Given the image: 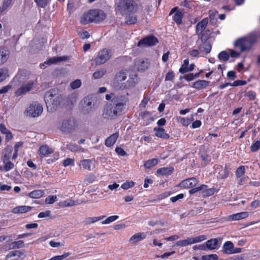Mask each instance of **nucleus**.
<instances>
[{"instance_id":"obj_1","label":"nucleus","mask_w":260,"mask_h":260,"mask_svg":"<svg viewBox=\"0 0 260 260\" xmlns=\"http://www.w3.org/2000/svg\"><path fill=\"white\" fill-rule=\"evenodd\" d=\"M128 93L126 94H118L114 96L111 102L107 104L104 109L103 116L105 118L114 119L122 114L129 102L127 97Z\"/></svg>"},{"instance_id":"obj_2","label":"nucleus","mask_w":260,"mask_h":260,"mask_svg":"<svg viewBox=\"0 0 260 260\" xmlns=\"http://www.w3.org/2000/svg\"><path fill=\"white\" fill-rule=\"evenodd\" d=\"M47 109L50 111H55L63 100V95L60 94L57 90L54 89L47 91L44 95Z\"/></svg>"},{"instance_id":"obj_3","label":"nucleus","mask_w":260,"mask_h":260,"mask_svg":"<svg viewBox=\"0 0 260 260\" xmlns=\"http://www.w3.org/2000/svg\"><path fill=\"white\" fill-rule=\"evenodd\" d=\"M137 8V4L134 0H119L115 4L116 12L122 15L134 13Z\"/></svg>"},{"instance_id":"obj_4","label":"nucleus","mask_w":260,"mask_h":260,"mask_svg":"<svg viewBox=\"0 0 260 260\" xmlns=\"http://www.w3.org/2000/svg\"><path fill=\"white\" fill-rule=\"evenodd\" d=\"M256 36L254 34H251L248 36L239 38L237 40L234 45L235 47L239 48L240 52H243L249 50L252 45L255 42Z\"/></svg>"},{"instance_id":"obj_5","label":"nucleus","mask_w":260,"mask_h":260,"mask_svg":"<svg viewBox=\"0 0 260 260\" xmlns=\"http://www.w3.org/2000/svg\"><path fill=\"white\" fill-rule=\"evenodd\" d=\"M94 98L91 95L85 96L80 102L81 109L84 114L90 113L94 108Z\"/></svg>"},{"instance_id":"obj_6","label":"nucleus","mask_w":260,"mask_h":260,"mask_svg":"<svg viewBox=\"0 0 260 260\" xmlns=\"http://www.w3.org/2000/svg\"><path fill=\"white\" fill-rule=\"evenodd\" d=\"M76 127V121L74 118L70 117L63 119L59 126V129L64 133H71Z\"/></svg>"},{"instance_id":"obj_7","label":"nucleus","mask_w":260,"mask_h":260,"mask_svg":"<svg viewBox=\"0 0 260 260\" xmlns=\"http://www.w3.org/2000/svg\"><path fill=\"white\" fill-rule=\"evenodd\" d=\"M111 56V50L103 49L98 52L94 58V61L96 65L102 64L109 60Z\"/></svg>"},{"instance_id":"obj_8","label":"nucleus","mask_w":260,"mask_h":260,"mask_svg":"<svg viewBox=\"0 0 260 260\" xmlns=\"http://www.w3.org/2000/svg\"><path fill=\"white\" fill-rule=\"evenodd\" d=\"M127 73L124 71H121L117 73L115 76L113 81V84L115 87L120 89L126 88L127 85L125 83L123 82L127 78Z\"/></svg>"},{"instance_id":"obj_9","label":"nucleus","mask_w":260,"mask_h":260,"mask_svg":"<svg viewBox=\"0 0 260 260\" xmlns=\"http://www.w3.org/2000/svg\"><path fill=\"white\" fill-rule=\"evenodd\" d=\"M43 108L42 105L37 102L32 103L27 109V115L32 117L40 116L43 112Z\"/></svg>"},{"instance_id":"obj_10","label":"nucleus","mask_w":260,"mask_h":260,"mask_svg":"<svg viewBox=\"0 0 260 260\" xmlns=\"http://www.w3.org/2000/svg\"><path fill=\"white\" fill-rule=\"evenodd\" d=\"M158 42L157 39L153 36H148L141 39L138 43V46H151L156 44Z\"/></svg>"},{"instance_id":"obj_11","label":"nucleus","mask_w":260,"mask_h":260,"mask_svg":"<svg viewBox=\"0 0 260 260\" xmlns=\"http://www.w3.org/2000/svg\"><path fill=\"white\" fill-rule=\"evenodd\" d=\"M25 254L23 251L14 250L10 252L6 256V260H23Z\"/></svg>"},{"instance_id":"obj_12","label":"nucleus","mask_w":260,"mask_h":260,"mask_svg":"<svg viewBox=\"0 0 260 260\" xmlns=\"http://www.w3.org/2000/svg\"><path fill=\"white\" fill-rule=\"evenodd\" d=\"M34 85V82L31 81H29L27 83L23 84L16 91L15 95L18 96L25 94L32 88Z\"/></svg>"},{"instance_id":"obj_13","label":"nucleus","mask_w":260,"mask_h":260,"mask_svg":"<svg viewBox=\"0 0 260 260\" xmlns=\"http://www.w3.org/2000/svg\"><path fill=\"white\" fill-rule=\"evenodd\" d=\"M94 10H90L88 12L84 13L81 18V23L86 24L90 22H94Z\"/></svg>"},{"instance_id":"obj_14","label":"nucleus","mask_w":260,"mask_h":260,"mask_svg":"<svg viewBox=\"0 0 260 260\" xmlns=\"http://www.w3.org/2000/svg\"><path fill=\"white\" fill-rule=\"evenodd\" d=\"M198 182V180L196 178L192 177L181 181L179 184V186L184 188H191L196 186Z\"/></svg>"},{"instance_id":"obj_15","label":"nucleus","mask_w":260,"mask_h":260,"mask_svg":"<svg viewBox=\"0 0 260 260\" xmlns=\"http://www.w3.org/2000/svg\"><path fill=\"white\" fill-rule=\"evenodd\" d=\"M135 66L139 71H144L148 69L149 62L147 59H139L135 61Z\"/></svg>"},{"instance_id":"obj_16","label":"nucleus","mask_w":260,"mask_h":260,"mask_svg":"<svg viewBox=\"0 0 260 260\" xmlns=\"http://www.w3.org/2000/svg\"><path fill=\"white\" fill-rule=\"evenodd\" d=\"M208 22L207 18L203 19L201 21L199 22L196 25V33L201 34L205 29Z\"/></svg>"},{"instance_id":"obj_17","label":"nucleus","mask_w":260,"mask_h":260,"mask_svg":"<svg viewBox=\"0 0 260 260\" xmlns=\"http://www.w3.org/2000/svg\"><path fill=\"white\" fill-rule=\"evenodd\" d=\"M32 207L28 206H19L14 208L12 212L14 214H23L30 211Z\"/></svg>"},{"instance_id":"obj_18","label":"nucleus","mask_w":260,"mask_h":260,"mask_svg":"<svg viewBox=\"0 0 260 260\" xmlns=\"http://www.w3.org/2000/svg\"><path fill=\"white\" fill-rule=\"evenodd\" d=\"M205 245L206 250H214L218 247V240L217 239H211L208 240Z\"/></svg>"},{"instance_id":"obj_19","label":"nucleus","mask_w":260,"mask_h":260,"mask_svg":"<svg viewBox=\"0 0 260 260\" xmlns=\"http://www.w3.org/2000/svg\"><path fill=\"white\" fill-rule=\"evenodd\" d=\"M94 22L98 23L104 20L106 17V14L101 10H94Z\"/></svg>"},{"instance_id":"obj_20","label":"nucleus","mask_w":260,"mask_h":260,"mask_svg":"<svg viewBox=\"0 0 260 260\" xmlns=\"http://www.w3.org/2000/svg\"><path fill=\"white\" fill-rule=\"evenodd\" d=\"M153 131L155 132V135L157 137L163 139H168L170 138L169 135L165 133V130L163 128L155 127Z\"/></svg>"},{"instance_id":"obj_21","label":"nucleus","mask_w":260,"mask_h":260,"mask_svg":"<svg viewBox=\"0 0 260 260\" xmlns=\"http://www.w3.org/2000/svg\"><path fill=\"white\" fill-rule=\"evenodd\" d=\"M209 83V81L206 80H198L193 83L192 87L197 90H200L205 88Z\"/></svg>"},{"instance_id":"obj_22","label":"nucleus","mask_w":260,"mask_h":260,"mask_svg":"<svg viewBox=\"0 0 260 260\" xmlns=\"http://www.w3.org/2000/svg\"><path fill=\"white\" fill-rule=\"evenodd\" d=\"M9 57V51L6 48L0 49V66L7 61Z\"/></svg>"},{"instance_id":"obj_23","label":"nucleus","mask_w":260,"mask_h":260,"mask_svg":"<svg viewBox=\"0 0 260 260\" xmlns=\"http://www.w3.org/2000/svg\"><path fill=\"white\" fill-rule=\"evenodd\" d=\"M248 212H242L236 214H234L231 215H230L228 217V219L229 220H238L242 219L248 217Z\"/></svg>"},{"instance_id":"obj_24","label":"nucleus","mask_w":260,"mask_h":260,"mask_svg":"<svg viewBox=\"0 0 260 260\" xmlns=\"http://www.w3.org/2000/svg\"><path fill=\"white\" fill-rule=\"evenodd\" d=\"M222 249V251L224 253L231 254L234 249V244L231 241H226L223 245Z\"/></svg>"},{"instance_id":"obj_25","label":"nucleus","mask_w":260,"mask_h":260,"mask_svg":"<svg viewBox=\"0 0 260 260\" xmlns=\"http://www.w3.org/2000/svg\"><path fill=\"white\" fill-rule=\"evenodd\" d=\"M118 137V134L116 133L109 136L105 141V145L110 147L113 145Z\"/></svg>"},{"instance_id":"obj_26","label":"nucleus","mask_w":260,"mask_h":260,"mask_svg":"<svg viewBox=\"0 0 260 260\" xmlns=\"http://www.w3.org/2000/svg\"><path fill=\"white\" fill-rule=\"evenodd\" d=\"M146 236V235L144 233H138L133 235L129 241L132 243H136L145 238Z\"/></svg>"},{"instance_id":"obj_27","label":"nucleus","mask_w":260,"mask_h":260,"mask_svg":"<svg viewBox=\"0 0 260 260\" xmlns=\"http://www.w3.org/2000/svg\"><path fill=\"white\" fill-rule=\"evenodd\" d=\"M199 49L201 52L208 54L211 51V45L210 42L205 41L199 46Z\"/></svg>"},{"instance_id":"obj_28","label":"nucleus","mask_w":260,"mask_h":260,"mask_svg":"<svg viewBox=\"0 0 260 260\" xmlns=\"http://www.w3.org/2000/svg\"><path fill=\"white\" fill-rule=\"evenodd\" d=\"M174 171L173 167H164L158 169L157 173L162 175L168 176L171 175Z\"/></svg>"},{"instance_id":"obj_29","label":"nucleus","mask_w":260,"mask_h":260,"mask_svg":"<svg viewBox=\"0 0 260 260\" xmlns=\"http://www.w3.org/2000/svg\"><path fill=\"white\" fill-rule=\"evenodd\" d=\"M105 217V216H101L99 217H87L85 218L83 221V223L85 225L90 224L91 223H93L98 221H99L104 218Z\"/></svg>"},{"instance_id":"obj_30","label":"nucleus","mask_w":260,"mask_h":260,"mask_svg":"<svg viewBox=\"0 0 260 260\" xmlns=\"http://www.w3.org/2000/svg\"><path fill=\"white\" fill-rule=\"evenodd\" d=\"M68 57L66 56L60 57H53L52 58H50L47 62H45L44 64H52L57 62L63 61L68 60Z\"/></svg>"},{"instance_id":"obj_31","label":"nucleus","mask_w":260,"mask_h":260,"mask_svg":"<svg viewBox=\"0 0 260 260\" xmlns=\"http://www.w3.org/2000/svg\"><path fill=\"white\" fill-rule=\"evenodd\" d=\"M40 154L43 156H46L48 154H51L53 152L52 149L50 148L46 145H42L40 147L39 149Z\"/></svg>"},{"instance_id":"obj_32","label":"nucleus","mask_w":260,"mask_h":260,"mask_svg":"<svg viewBox=\"0 0 260 260\" xmlns=\"http://www.w3.org/2000/svg\"><path fill=\"white\" fill-rule=\"evenodd\" d=\"M12 152V148L10 147H7L3 152V155L2 156V160L3 161H6L7 160H10L11 153Z\"/></svg>"},{"instance_id":"obj_33","label":"nucleus","mask_w":260,"mask_h":260,"mask_svg":"<svg viewBox=\"0 0 260 260\" xmlns=\"http://www.w3.org/2000/svg\"><path fill=\"white\" fill-rule=\"evenodd\" d=\"M193 244L192 237H189L186 239L178 241L176 242V245L180 247L186 246L188 245Z\"/></svg>"},{"instance_id":"obj_34","label":"nucleus","mask_w":260,"mask_h":260,"mask_svg":"<svg viewBox=\"0 0 260 260\" xmlns=\"http://www.w3.org/2000/svg\"><path fill=\"white\" fill-rule=\"evenodd\" d=\"M125 17V23L127 24H135L137 22V17L134 13L129 14L128 15H124Z\"/></svg>"},{"instance_id":"obj_35","label":"nucleus","mask_w":260,"mask_h":260,"mask_svg":"<svg viewBox=\"0 0 260 260\" xmlns=\"http://www.w3.org/2000/svg\"><path fill=\"white\" fill-rule=\"evenodd\" d=\"M79 203L78 201H75L72 199H69L60 203V206L62 207H72Z\"/></svg>"},{"instance_id":"obj_36","label":"nucleus","mask_w":260,"mask_h":260,"mask_svg":"<svg viewBox=\"0 0 260 260\" xmlns=\"http://www.w3.org/2000/svg\"><path fill=\"white\" fill-rule=\"evenodd\" d=\"M138 81L137 77L135 75H132L130 76L125 84L127 85L126 88L134 86Z\"/></svg>"},{"instance_id":"obj_37","label":"nucleus","mask_w":260,"mask_h":260,"mask_svg":"<svg viewBox=\"0 0 260 260\" xmlns=\"http://www.w3.org/2000/svg\"><path fill=\"white\" fill-rule=\"evenodd\" d=\"M44 194L42 190H36L29 193V197L34 199H38L42 197Z\"/></svg>"},{"instance_id":"obj_38","label":"nucleus","mask_w":260,"mask_h":260,"mask_svg":"<svg viewBox=\"0 0 260 260\" xmlns=\"http://www.w3.org/2000/svg\"><path fill=\"white\" fill-rule=\"evenodd\" d=\"M12 4V0H4L2 5L0 7V13H4Z\"/></svg>"},{"instance_id":"obj_39","label":"nucleus","mask_w":260,"mask_h":260,"mask_svg":"<svg viewBox=\"0 0 260 260\" xmlns=\"http://www.w3.org/2000/svg\"><path fill=\"white\" fill-rule=\"evenodd\" d=\"M158 164V160L156 158H153L147 160L144 164V166L146 169H150L153 166H156Z\"/></svg>"},{"instance_id":"obj_40","label":"nucleus","mask_w":260,"mask_h":260,"mask_svg":"<svg viewBox=\"0 0 260 260\" xmlns=\"http://www.w3.org/2000/svg\"><path fill=\"white\" fill-rule=\"evenodd\" d=\"M183 17V13L180 11L176 12L174 16L173 20L178 24H180L182 23V19Z\"/></svg>"},{"instance_id":"obj_41","label":"nucleus","mask_w":260,"mask_h":260,"mask_svg":"<svg viewBox=\"0 0 260 260\" xmlns=\"http://www.w3.org/2000/svg\"><path fill=\"white\" fill-rule=\"evenodd\" d=\"M189 65V60L186 59L183 61V63L179 69V72L181 74H185L188 72L187 70Z\"/></svg>"},{"instance_id":"obj_42","label":"nucleus","mask_w":260,"mask_h":260,"mask_svg":"<svg viewBox=\"0 0 260 260\" xmlns=\"http://www.w3.org/2000/svg\"><path fill=\"white\" fill-rule=\"evenodd\" d=\"M24 246V243L23 241L22 240H19L17 241H14L12 242L10 244V247L12 249H15V248H20L22 247H23Z\"/></svg>"},{"instance_id":"obj_43","label":"nucleus","mask_w":260,"mask_h":260,"mask_svg":"<svg viewBox=\"0 0 260 260\" xmlns=\"http://www.w3.org/2000/svg\"><path fill=\"white\" fill-rule=\"evenodd\" d=\"M9 76V71L6 68L0 69V82L3 81Z\"/></svg>"},{"instance_id":"obj_44","label":"nucleus","mask_w":260,"mask_h":260,"mask_svg":"<svg viewBox=\"0 0 260 260\" xmlns=\"http://www.w3.org/2000/svg\"><path fill=\"white\" fill-rule=\"evenodd\" d=\"M106 72V70L104 69L96 71L93 74V77L95 79H100L104 76Z\"/></svg>"},{"instance_id":"obj_45","label":"nucleus","mask_w":260,"mask_h":260,"mask_svg":"<svg viewBox=\"0 0 260 260\" xmlns=\"http://www.w3.org/2000/svg\"><path fill=\"white\" fill-rule=\"evenodd\" d=\"M218 57L220 60L226 61L229 60L230 58V55L226 51H222L219 53V54L218 55Z\"/></svg>"},{"instance_id":"obj_46","label":"nucleus","mask_w":260,"mask_h":260,"mask_svg":"<svg viewBox=\"0 0 260 260\" xmlns=\"http://www.w3.org/2000/svg\"><path fill=\"white\" fill-rule=\"evenodd\" d=\"M67 148L73 152H76L80 151L81 148L75 144L70 143L67 145Z\"/></svg>"},{"instance_id":"obj_47","label":"nucleus","mask_w":260,"mask_h":260,"mask_svg":"<svg viewBox=\"0 0 260 260\" xmlns=\"http://www.w3.org/2000/svg\"><path fill=\"white\" fill-rule=\"evenodd\" d=\"M229 173V169L225 167L219 172V175L220 178L224 179L228 177Z\"/></svg>"},{"instance_id":"obj_48","label":"nucleus","mask_w":260,"mask_h":260,"mask_svg":"<svg viewBox=\"0 0 260 260\" xmlns=\"http://www.w3.org/2000/svg\"><path fill=\"white\" fill-rule=\"evenodd\" d=\"M91 160L89 159H83L81 161V165L85 169L90 170Z\"/></svg>"},{"instance_id":"obj_49","label":"nucleus","mask_w":260,"mask_h":260,"mask_svg":"<svg viewBox=\"0 0 260 260\" xmlns=\"http://www.w3.org/2000/svg\"><path fill=\"white\" fill-rule=\"evenodd\" d=\"M118 218V216L117 215L111 216H110V217H108L107 218H106L105 220L103 221L102 222V223L103 224H109L111 222L116 220Z\"/></svg>"},{"instance_id":"obj_50","label":"nucleus","mask_w":260,"mask_h":260,"mask_svg":"<svg viewBox=\"0 0 260 260\" xmlns=\"http://www.w3.org/2000/svg\"><path fill=\"white\" fill-rule=\"evenodd\" d=\"M135 183L133 181H127L122 184L121 188L124 190L128 189L134 186Z\"/></svg>"},{"instance_id":"obj_51","label":"nucleus","mask_w":260,"mask_h":260,"mask_svg":"<svg viewBox=\"0 0 260 260\" xmlns=\"http://www.w3.org/2000/svg\"><path fill=\"white\" fill-rule=\"evenodd\" d=\"M4 164H5L4 169L6 171H9L10 170L12 169L14 167V165L13 162L10 161V160L5 161H3Z\"/></svg>"},{"instance_id":"obj_52","label":"nucleus","mask_w":260,"mask_h":260,"mask_svg":"<svg viewBox=\"0 0 260 260\" xmlns=\"http://www.w3.org/2000/svg\"><path fill=\"white\" fill-rule=\"evenodd\" d=\"M81 85V81L79 79H76V80H75L73 82H72L70 83V86L72 88V89H77V88H79V87H80Z\"/></svg>"},{"instance_id":"obj_53","label":"nucleus","mask_w":260,"mask_h":260,"mask_svg":"<svg viewBox=\"0 0 260 260\" xmlns=\"http://www.w3.org/2000/svg\"><path fill=\"white\" fill-rule=\"evenodd\" d=\"M202 260H217L218 256L215 254L203 255L202 257Z\"/></svg>"},{"instance_id":"obj_54","label":"nucleus","mask_w":260,"mask_h":260,"mask_svg":"<svg viewBox=\"0 0 260 260\" xmlns=\"http://www.w3.org/2000/svg\"><path fill=\"white\" fill-rule=\"evenodd\" d=\"M35 2L37 3V5L41 8H45L50 0H34Z\"/></svg>"},{"instance_id":"obj_55","label":"nucleus","mask_w":260,"mask_h":260,"mask_svg":"<svg viewBox=\"0 0 260 260\" xmlns=\"http://www.w3.org/2000/svg\"><path fill=\"white\" fill-rule=\"evenodd\" d=\"M206 187H207L206 185H202L200 186H199L198 187L193 188L189 190V193L190 194H193L198 191H201L202 190H204V188H205Z\"/></svg>"},{"instance_id":"obj_56","label":"nucleus","mask_w":260,"mask_h":260,"mask_svg":"<svg viewBox=\"0 0 260 260\" xmlns=\"http://www.w3.org/2000/svg\"><path fill=\"white\" fill-rule=\"evenodd\" d=\"M207 239V237L205 235H201L199 236L196 237L194 238L192 237V243H196L203 241Z\"/></svg>"},{"instance_id":"obj_57","label":"nucleus","mask_w":260,"mask_h":260,"mask_svg":"<svg viewBox=\"0 0 260 260\" xmlns=\"http://www.w3.org/2000/svg\"><path fill=\"white\" fill-rule=\"evenodd\" d=\"M260 148V141H257L251 146V151L252 152L257 151Z\"/></svg>"},{"instance_id":"obj_58","label":"nucleus","mask_w":260,"mask_h":260,"mask_svg":"<svg viewBox=\"0 0 260 260\" xmlns=\"http://www.w3.org/2000/svg\"><path fill=\"white\" fill-rule=\"evenodd\" d=\"M70 255V253L67 252V253H64V254H63L61 255H58V256H54V257H52L51 258L49 259V260H62V259L68 257Z\"/></svg>"},{"instance_id":"obj_59","label":"nucleus","mask_w":260,"mask_h":260,"mask_svg":"<svg viewBox=\"0 0 260 260\" xmlns=\"http://www.w3.org/2000/svg\"><path fill=\"white\" fill-rule=\"evenodd\" d=\"M244 172H245L244 167L240 166L237 169V170L236 172V175L237 177L240 178L244 174Z\"/></svg>"},{"instance_id":"obj_60","label":"nucleus","mask_w":260,"mask_h":260,"mask_svg":"<svg viewBox=\"0 0 260 260\" xmlns=\"http://www.w3.org/2000/svg\"><path fill=\"white\" fill-rule=\"evenodd\" d=\"M96 180V177L93 174H89L86 176L85 181L88 183H92Z\"/></svg>"},{"instance_id":"obj_61","label":"nucleus","mask_w":260,"mask_h":260,"mask_svg":"<svg viewBox=\"0 0 260 260\" xmlns=\"http://www.w3.org/2000/svg\"><path fill=\"white\" fill-rule=\"evenodd\" d=\"M214 193V188L206 189L205 190L202 191L203 196H210Z\"/></svg>"},{"instance_id":"obj_62","label":"nucleus","mask_w":260,"mask_h":260,"mask_svg":"<svg viewBox=\"0 0 260 260\" xmlns=\"http://www.w3.org/2000/svg\"><path fill=\"white\" fill-rule=\"evenodd\" d=\"M50 214L51 211L50 210H46L45 212H40L38 217L40 218L48 217L50 216Z\"/></svg>"},{"instance_id":"obj_63","label":"nucleus","mask_w":260,"mask_h":260,"mask_svg":"<svg viewBox=\"0 0 260 260\" xmlns=\"http://www.w3.org/2000/svg\"><path fill=\"white\" fill-rule=\"evenodd\" d=\"M56 199V196H49L48 198H47L45 200V202L47 204H53Z\"/></svg>"},{"instance_id":"obj_64","label":"nucleus","mask_w":260,"mask_h":260,"mask_svg":"<svg viewBox=\"0 0 260 260\" xmlns=\"http://www.w3.org/2000/svg\"><path fill=\"white\" fill-rule=\"evenodd\" d=\"M174 73L173 71H170V72H169L166 76V78H165V80L166 81H171L174 78Z\"/></svg>"}]
</instances>
